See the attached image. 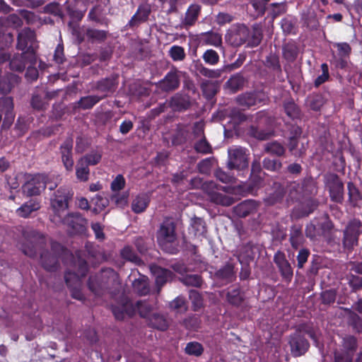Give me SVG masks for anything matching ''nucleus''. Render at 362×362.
I'll return each mask as SVG.
<instances>
[{
	"instance_id": "obj_1",
	"label": "nucleus",
	"mask_w": 362,
	"mask_h": 362,
	"mask_svg": "<svg viewBox=\"0 0 362 362\" xmlns=\"http://www.w3.org/2000/svg\"><path fill=\"white\" fill-rule=\"evenodd\" d=\"M136 310L141 317H148L152 307L146 302L138 301L136 305H134L132 302L125 300L122 305L115 306L112 312L116 319L122 320L125 319L126 317L133 315Z\"/></svg>"
},
{
	"instance_id": "obj_2",
	"label": "nucleus",
	"mask_w": 362,
	"mask_h": 362,
	"mask_svg": "<svg viewBox=\"0 0 362 362\" xmlns=\"http://www.w3.org/2000/svg\"><path fill=\"white\" fill-rule=\"evenodd\" d=\"M158 242L161 247L168 252H173L171 244L176 240L175 225L172 220L165 219L158 231Z\"/></svg>"
},
{
	"instance_id": "obj_3",
	"label": "nucleus",
	"mask_w": 362,
	"mask_h": 362,
	"mask_svg": "<svg viewBox=\"0 0 362 362\" xmlns=\"http://www.w3.org/2000/svg\"><path fill=\"white\" fill-rule=\"evenodd\" d=\"M35 35L30 28H25L18 34V48L23 51L27 49L24 55H28L31 61L35 59Z\"/></svg>"
},
{
	"instance_id": "obj_4",
	"label": "nucleus",
	"mask_w": 362,
	"mask_h": 362,
	"mask_svg": "<svg viewBox=\"0 0 362 362\" xmlns=\"http://www.w3.org/2000/svg\"><path fill=\"white\" fill-rule=\"evenodd\" d=\"M48 177L45 175H35L23 186V192L28 197L40 194L46 187Z\"/></svg>"
},
{
	"instance_id": "obj_5",
	"label": "nucleus",
	"mask_w": 362,
	"mask_h": 362,
	"mask_svg": "<svg viewBox=\"0 0 362 362\" xmlns=\"http://www.w3.org/2000/svg\"><path fill=\"white\" fill-rule=\"evenodd\" d=\"M228 166L230 169L243 170L248 166V158L245 150L233 147L228 150Z\"/></svg>"
},
{
	"instance_id": "obj_6",
	"label": "nucleus",
	"mask_w": 362,
	"mask_h": 362,
	"mask_svg": "<svg viewBox=\"0 0 362 362\" xmlns=\"http://www.w3.org/2000/svg\"><path fill=\"white\" fill-rule=\"evenodd\" d=\"M361 223L358 220L349 222L344 231V245L347 249H351L358 243V237L361 233Z\"/></svg>"
},
{
	"instance_id": "obj_7",
	"label": "nucleus",
	"mask_w": 362,
	"mask_h": 362,
	"mask_svg": "<svg viewBox=\"0 0 362 362\" xmlns=\"http://www.w3.org/2000/svg\"><path fill=\"white\" fill-rule=\"evenodd\" d=\"M71 197L69 190L59 189L57 191L54 198L51 199V206L56 215L61 217L60 213L68 207V199Z\"/></svg>"
},
{
	"instance_id": "obj_8",
	"label": "nucleus",
	"mask_w": 362,
	"mask_h": 362,
	"mask_svg": "<svg viewBox=\"0 0 362 362\" xmlns=\"http://www.w3.org/2000/svg\"><path fill=\"white\" fill-rule=\"evenodd\" d=\"M295 136L290 138L288 144L289 151L296 156H301L306 149L307 141L304 138L300 137L301 129L296 127Z\"/></svg>"
},
{
	"instance_id": "obj_9",
	"label": "nucleus",
	"mask_w": 362,
	"mask_h": 362,
	"mask_svg": "<svg viewBox=\"0 0 362 362\" xmlns=\"http://www.w3.org/2000/svg\"><path fill=\"white\" fill-rule=\"evenodd\" d=\"M205 185L206 187L211 189V190L209 191L207 194L209 199L212 202L224 206H230L235 202V199L231 197L214 191L213 189L216 187V185L213 182L206 183Z\"/></svg>"
},
{
	"instance_id": "obj_10",
	"label": "nucleus",
	"mask_w": 362,
	"mask_h": 362,
	"mask_svg": "<svg viewBox=\"0 0 362 362\" xmlns=\"http://www.w3.org/2000/svg\"><path fill=\"white\" fill-rule=\"evenodd\" d=\"M87 272V265L84 260L80 259L78 262L77 273L69 272L65 274V281L69 287L78 286L80 278L83 277Z\"/></svg>"
},
{
	"instance_id": "obj_11",
	"label": "nucleus",
	"mask_w": 362,
	"mask_h": 362,
	"mask_svg": "<svg viewBox=\"0 0 362 362\" xmlns=\"http://www.w3.org/2000/svg\"><path fill=\"white\" fill-rule=\"evenodd\" d=\"M73 140L67 139L61 146V157L64 168L68 171H71L74 166L72 158Z\"/></svg>"
},
{
	"instance_id": "obj_12",
	"label": "nucleus",
	"mask_w": 362,
	"mask_h": 362,
	"mask_svg": "<svg viewBox=\"0 0 362 362\" xmlns=\"http://www.w3.org/2000/svg\"><path fill=\"white\" fill-rule=\"evenodd\" d=\"M52 250L54 254H50L48 252H43L40 255L41 262L42 266L49 271L54 269L57 264V251L62 250L59 244L55 243L52 245Z\"/></svg>"
},
{
	"instance_id": "obj_13",
	"label": "nucleus",
	"mask_w": 362,
	"mask_h": 362,
	"mask_svg": "<svg viewBox=\"0 0 362 362\" xmlns=\"http://www.w3.org/2000/svg\"><path fill=\"white\" fill-rule=\"evenodd\" d=\"M63 223L69 227L73 233H77L83 230L86 221L78 214L72 213L64 218Z\"/></svg>"
},
{
	"instance_id": "obj_14",
	"label": "nucleus",
	"mask_w": 362,
	"mask_h": 362,
	"mask_svg": "<svg viewBox=\"0 0 362 362\" xmlns=\"http://www.w3.org/2000/svg\"><path fill=\"white\" fill-rule=\"evenodd\" d=\"M291 351L294 356H299L305 353L308 350V342L300 335L293 336L291 341Z\"/></svg>"
},
{
	"instance_id": "obj_15",
	"label": "nucleus",
	"mask_w": 362,
	"mask_h": 362,
	"mask_svg": "<svg viewBox=\"0 0 362 362\" xmlns=\"http://www.w3.org/2000/svg\"><path fill=\"white\" fill-rule=\"evenodd\" d=\"M78 2L76 1H66L64 4L67 15L70 18L69 23H78L81 21L84 16V13L78 8Z\"/></svg>"
},
{
	"instance_id": "obj_16",
	"label": "nucleus",
	"mask_w": 362,
	"mask_h": 362,
	"mask_svg": "<svg viewBox=\"0 0 362 362\" xmlns=\"http://www.w3.org/2000/svg\"><path fill=\"white\" fill-rule=\"evenodd\" d=\"M274 262L278 266L281 274L290 279L293 275V270L288 262L286 259L285 255L281 252H278L274 255Z\"/></svg>"
},
{
	"instance_id": "obj_17",
	"label": "nucleus",
	"mask_w": 362,
	"mask_h": 362,
	"mask_svg": "<svg viewBox=\"0 0 362 362\" xmlns=\"http://www.w3.org/2000/svg\"><path fill=\"white\" fill-rule=\"evenodd\" d=\"M151 13V4L148 3H142L139 6L136 13L132 17L129 23L146 22L149 20Z\"/></svg>"
},
{
	"instance_id": "obj_18",
	"label": "nucleus",
	"mask_w": 362,
	"mask_h": 362,
	"mask_svg": "<svg viewBox=\"0 0 362 362\" xmlns=\"http://www.w3.org/2000/svg\"><path fill=\"white\" fill-rule=\"evenodd\" d=\"M158 86L164 91H170L176 89L179 86V79L175 72L168 73L165 77L160 81Z\"/></svg>"
},
{
	"instance_id": "obj_19",
	"label": "nucleus",
	"mask_w": 362,
	"mask_h": 362,
	"mask_svg": "<svg viewBox=\"0 0 362 362\" xmlns=\"http://www.w3.org/2000/svg\"><path fill=\"white\" fill-rule=\"evenodd\" d=\"M150 202L147 194H138L132 202V209L136 214L142 213L146 210Z\"/></svg>"
},
{
	"instance_id": "obj_20",
	"label": "nucleus",
	"mask_w": 362,
	"mask_h": 362,
	"mask_svg": "<svg viewBox=\"0 0 362 362\" xmlns=\"http://www.w3.org/2000/svg\"><path fill=\"white\" fill-rule=\"evenodd\" d=\"M257 208V204L255 201H245L234 208V212L240 217H245L255 211Z\"/></svg>"
},
{
	"instance_id": "obj_21",
	"label": "nucleus",
	"mask_w": 362,
	"mask_h": 362,
	"mask_svg": "<svg viewBox=\"0 0 362 362\" xmlns=\"http://www.w3.org/2000/svg\"><path fill=\"white\" fill-rule=\"evenodd\" d=\"M36 58L33 61L30 60V57L28 55L25 56L24 52L22 54L21 57H14L10 62L11 68L13 70L22 71L25 67L26 64L30 63V65H33L35 62Z\"/></svg>"
},
{
	"instance_id": "obj_22",
	"label": "nucleus",
	"mask_w": 362,
	"mask_h": 362,
	"mask_svg": "<svg viewBox=\"0 0 362 362\" xmlns=\"http://www.w3.org/2000/svg\"><path fill=\"white\" fill-rule=\"evenodd\" d=\"M152 272L156 278V283L158 286H163L172 277L171 272L160 267H154L152 269Z\"/></svg>"
},
{
	"instance_id": "obj_23",
	"label": "nucleus",
	"mask_w": 362,
	"mask_h": 362,
	"mask_svg": "<svg viewBox=\"0 0 362 362\" xmlns=\"http://www.w3.org/2000/svg\"><path fill=\"white\" fill-rule=\"evenodd\" d=\"M40 209V204L35 201L30 200L22 205L16 210L18 216L27 218L33 211H37Z\"/></svg>"
},
{
	"instance_id": "obj_24",
	"label": "nucleus",
	"mask_w": 362,
	"mask_h": 362,
	"mask_svg": "<svg viewBox=\"0 0 362 362\" xmlns=\"http://www.w3.org/2000/svg\"><path fill=\"white\" fill-rule=\"evenodd\" d=\"M42 12L45 13L50 14L58 19L64 21V14L62 10L61 6L57 2H51L42 8Z\"/></svg>"
},
{
	"instance_id": "obj_25",
	"label": "nucleus",
	"mask_w": 362,
	"mask_h": 362,
	"mask_svg": "<svg viewBox=\"0 0 362 362\" xmlns=\"http://www.w3.org/2000/svg\"><path fill=\"white\" fill-rule=\"evenodd\" d=\"M84 159H79L76 167V175L78 180L86 182L89 177L88 166L84 163Z\"/></svg>"
},
{
	"instance_id": "obj_26",
	"label": "nucleus",
	"mask_w": 362,
	"mask_h": 362,
	"mask_svg": "<svg viewBox=\"0 0 362 362\" xmlns=\"http://www.w3.org/2000/svg\"><path fill=\"white\" fill-rule=\"evenodd\" d=\"M262 99L257 93H247L238 98L240 105L250 107L257 104Z\"/></svg>"
},
{
	"instance_id": "obj_27",
	"label": "nucleus",
	"mask_w": 362,
	"mask_h": 362,
	"mask_svg": "<svg viewBox=\"0 0 362 362\" xmlns=\"http://www.w3.org/2000/svg\"><path fill=\"white\" fill-rule=\"evenodd\" d=\"M201 6L197 4H192L189 6L185 13L184 23H194L200 13Z\"/></svg>"
},
{
	"instance_id": "obj_28",
	"label": "nucleus",
	"mask_w": 362,
	"mask_h": 362,
	"mask_svg": "<svg viewBox=\"0 0 362 362\" xmlns=\"http://www.w3.org/2000/svg\"><path fill=\"white\" fill-rule=\"evenodd\" d=\"M133 288L139 295H146L148 293L147 279L145 276H142L133 281Z\"/></svg>"
},
{
	"instance_id": "obj_29",
	"label": "nucleus",
	"mask_w": 362,
	"mask_h": 362,
	"mask_svg": "<svg viewBox=\"0 0 362 362\" xmlns=\"http://www.w3.org/2000/svg\"><path fill=\"white\" fill-rule=\"evenodd\" d=\"M120 254L122 258L136 264H140L141 262L139 257L135 254L132 248L129 246H125L121 250Z\"/></svg>"
},
{
	"instance_id": "obj_30",
	"label": "nucleus",
	"mask_w": 362,
	"mask_h": 362,
	"mask_svg": "<svg viewBox=\"0 0 362 362\" xmlns=\"http://www.w3.org/2000/svg\"><path fill=\"white\" fill-rule=\"evenodd\" d=\"M187 0H158L163 8L168 6V13L177 12L178 7L186 3Z\"/></svg>"
},
{
	"instance_id": "obj_31",
	"label": "nucleus",
	"mask_w": 362,
	"mask_h": 362,
	"mask_svg": "<svg viewBox=\"0 0 362 362\" xmlns=\"http://www.w3.org/2000/svg\"><path fill=\"white\" fill-rule=\"evenodd\" d=\"M150 323L151 326L160 330H165L168 327L167 320L163 316L159 315H153L150 319Z\"/></svg>"
},
{
	"instance_id": "obj_32",
	"label": "nucleus",
	"mask_w": 362,
	"mask_h": 362,
	"mask_svg": "<svg viewBox=\"0 0 362 362\" xmlns=\"http://www.w3.org/2000/svg\"><path fill=\"white\" fill-rule=\"evenodd\" d=\"M101 98L102 97H98L96 95L86 96L79 100L78 105L83 109L91 108L94 105L98 103Z\"/></svg>"
},
{
	"instance_id": "obj_33",
	"label": "nucleus",
	"mask_w": 362,
	"mask_h": 362,
	"mask_svg": "<svg viewBox=\"0 0 362 362\" xmlns=\"http://www.w3.org/2000/svg\"><path fill=\"white\" fill-rule=\"evenodd\" d=\"M228 301L234 305H238L243 300V296L238 288H233L227 293Z\"/></svg>"
},
{
	"instance_id": "obj_34",
	"label": "nucleus",
	"mask_w": 362,
	"mask_h": 362,
	"mask_svg": "<svg viewBox=\"0 0 362 362\" xmlns=\"http://www.w3.org/2000/svg\"><path fill=\"white\" fill-rule=\"evenodd\" d=\"M102 155L98 151H92L90 153L81 157L80 159H84V163L88 166L98 164L101 160Z\"/></svg>"
},
{
	"instance_id": "obj_35",
	"label": "nucleus",
	"mask_w": 362,
	"mask_h": 362,
	"mask_svg": "<svg viewBox=\"0 0 362 362\" xmlns=\"http://www.w3.org/2000/svg\"><path fill=\"white\" fill-rule=\"evenodd\" d=\"M265 150L267 153L276 156H281L285 151L283 146L278 142H272L267 144L265 146Z\"/></svg>"
},
{
	"instance_id": "obj_36",
	"label": "nucleus",
	"mask_w": 362,
	"mask_h": 362,
	"mask_svg": "<svg viewBox=\"0 0 362 362\" xmlns=\"http://www.w3.org/2000/svg\"><path fill=\"white\" fill-rule=\"evenodd\" d=\"M180 280L184 284L187 286H200L202 284V279L197 274H187Z\"/></svg>"
},
{
	"instance_id": "obj_37",
	"label": "nucleus",
	"mask_w": 362,
	"mask_h": 362,
	"mask_svg": "<svg viewBox=\"0 0 362 362\" xmlns=\"http://www.w3.org/2000/svg\"><path fill=\"white\" fill-rule=\"evenodd\" d=\"M185 351L189 355H194L197 356L202 354L203 347L198 342H190L187 344Z\"/></svg>"
},
{
	"instance_id": "obj_38",
	"label": "nucleus",
	"mask_w": 362,
	"mask_h": 362,
	"mask_svg": "<svg viewBox=\"0 0 362 362\" xmlns=\"http://www.w3.org/2000/svg\"><path fill=\"white\" fill-rule=\"evenodd\" d=\"M203 59L206 63L211 65H214L218 63L219 60V56L216 51L213 49H208L204 53Z\"/></svg>"
},
{
	"instance_id": "obj_39",
	"label": "nucleus",
	"mask_w": 362,
	"mask_h": 362,
	"mask_svg": "<svg viewBox=\"0 0 362 362\" xmlns=\"http://www.w3.org/2000/svg\"><path fill=\"white\" fill-rule=\"evenodd\" d=\"M93 201L95 207L93 209V211L95 214H98L103 210L109 204V201L106 197H103L100 196H97Z\"/></svg>"
},
{
	"instance_id": "obj_40",
	"label": "nucleus",
	"mask_w": 362,
	"mask_h": 362,
	"mask_svg": "<svg viewBox=\"0 0 362 362\" xmlns=\"http://www.w3.org/2000/svg\"><path fill=\"white\" fill-rule=\"evenodd\" d=\"M189 299L192 301L194 309L199 310L203 305V300L200 294L196 291H191L189 292Z\"/></svg>"
},
{
	"instance_id": "obj_41",
	"label": "nucleus",
	"mask_w": 362,
	"mask_h": 362,
	"mask_svg": "<svg viewBox=\"0 0 362 362\" xmlns=\"http://www.w3.org/2000/svg\"><path fill=\"white\" fill-rule=\"evenodd\" d=\"M202 88L204 95L209 98L214 96L217 92L216 85L210 82L203 83L202 85Z\"/></svg>"
},
{
	"instance_id": "obj_42",
	"label": "nucleus",
	"mask_w": 362,
	"mask_h": 362,
	"mask_svg": "<svg viewBox=\"0 0 362 362\" xmlns=\"http://www.w3.org/2000/svg\"><path fill=\"white\" fill-rule=\"evenodd\" d=\"M199 71L202 75L211 78H219L223 72L221 69H209L203 66L199 68Z\"/></svg>"
},
{
	"instance_id": "obj_43",
	"label": "nucleus",
	"mask_w": 362,
	"mask_h": 362,
	"mask_svg": "<svg viewBox=\"0 0 362 362\" xmlns=\"http://www.w3.org/2000/svg\"><path fill=\"white\" fill-rule=\"evenodd\" d=\"M227 83L232 90H236L243 85L244 78L240 75H235L228 80Z\"/></svg>"
},
{
	"instance_id": "obj_44",
	"label": "nucleus",
	"mask_w": 362,
	"mask_h": 362,
	"mask_svg": "<svg viewBox=\"0 0 362 362\" xmlns=\"http://www.w3.org/2000/svg\"><path fill=\"white\" fill-rule=\"evenodd\" d=\"M206 43L209 45L217 47L221 44V36L218 33H208L204 39Z\"/></svg>"
},
{
	"instance_id": "obj_45",
	"label": "nucleus",
	"mask_w": 362,
	"mask_h": 362,
	"mask_svg": "<svg viewBox=\"0 0 362 362\" xmlns=\"http://www.w3.org/2000/svg\"><path fill=\"white\" fill-rule=\"evenodd\" d=\"M322 74L320 75L315 81V86H319L325 83L329 78V69L327 64L321 65Z\"/></svg>"
},
{
	"instance_id": "obj_46",
	"label": "nucleus",
	"mask_w": 362,
	"mask_h": 362,
	"mask_svg": "<svg viewBox=\"0 0 362 362\" xmlns=\"http://www.w3.org/2000/svg\"><path fill=\"white\" fill-rule=\"evenodd\" d=\"M105 284L103 282H99L97 278H90L89 280L88 286L90 289L95 293L96 295H100V292L99 291L100 288H103L105 287Z\"/></svg>"
},
{
	"instance_id": "obj_47",
	"label": "nucleus",
	"mask_w": 362,
	"mask_h": 362,
	"mask_svg": "<svg viewBox=\"0 0 362 362\" xmlns=\"http://www.w3.org/2000/svg\"><path fill=\"white\" fill-rule=\"evenodd\" d=\"M170 54L175 61L182 60L185 56L183 48L179 46H173L171 47Z\"/></svg>"
},
{
	"instance_id": "obj_48",
	"label": "nucleus",
	"mask_w": 362,
	"mask_h": 362,
	"mask_svg": "<svg viewBox=\"0 0 362 362\" xmlns=\"http://www.w3.org/2000/svg\"><path fill=\"white\" fill-rule=\"evenodd\" d=\"M284 55L288 60H293L297 54L296 48L292 45H286L283 48Z\"/></svg>"
},
{
	"instance_id": "obj_49",
	"label": "nucleus",
	"mask_w": 362,
	"mask_h": 362,
	"mask_svg": "<svg viewBox=\"0 0 362 362\" xmlns=\"http://www.w3.org/2000/svg\"><path fill=\"white\" fill-rule=\"evenodd\" d=\"M199 141L195 144V149L197 151L200 153H206L210 152V146L204 138H199Z\"/></svg>"
},
{
	"instance_id": "obj_50",
	"label": "nucleus",
	"mask_w": 362,
	"mask_h": 362,
	"mask_svg": "<svg viewBox=\"0 0 362 362\" xmlns=\"http://www.w3.org/2000/svg\"><path fill=\"white\" fill-rule=\"evenodd\" d=\"M334 46L337 48L339 54L341 57L349 56L351 50L350 45L346 42L335 43Z\"/></svg>"
},
{
	"instance_id": "obj_51",
	"label": "nucleus",
	"mask_w": 362,
	"mask_h": 362,
	"mask_svg": "<svg viewBox=\"0 0 362 362\" xmlns=\"http://www.w3.org/2000/svg\"><path fill=\"white\" fill-rule=\"evenodd\" d=\"M170 308L174 310H180L185 311L187 305L185 299L182 297H177L170 303Z\"/></svg>"
},
{
	"instance_id": "obj_52",
	"label": "nucleus",
	"mask_w": 362,
	"mask_h": 362,
	"mask_svg": "<svg viewBox=\"0 0 362 362\" xmlns=\"http://www.w3.org/2000/svg\"><path fill=\"white\" fill-rule=\"evenodd\" d=\"M124 178L121 175H118L111 183V189L112 191H119L124 188Z\"/></svg>"
},
{
	"instance_id": "obj_53",
	"label": "nucleus",
	"mask_w": 362,
	"mask_h": 362,
	"mask_svg": "<svg viewBox=\"0 0 362 362\" xmlns=\"http://www.w3.org/2000/svg\"><path fill=\"white\" fill-rule=\"evenodd\" d=\"M269 1V0H252L251 4L256 11L259 13L264 14L266 5Z\"/></svg>"
},
{
	"instance_id": "obj_54",
	"label": "nucleus",
	"mask_w": 362,
	"mask_h": 362,
	"mask_svg": "<svg viewBox=\"0 0 362 362\" xmlns=\"http://www.w3.org/2000/svg\"><path fill=\"white\" fill-rule=\"evenodd\" d=\"M349 195L351 202L354 204H356V201L359 199V193L355 186L349 182L348 183Z\"/></svg>"
},
{
	"instance_id": "obj_55",
	"label": "nucleus",
	"mask_w": 362,
	"mask_h": 362,
	"mask_svg": "<svg viewBox=\"0 0 362 362\" xmlns=\"http://www.w3.org/2000/svg\"><path fill=\"white\" fill-rule=\"evenodd\" d=\"M102 9L100 6H94L88 13V18L95 21V23H100V16L101 15Z\"/></svg>"
},
{
	"instance_id": "obj_56",
	"label": "nucleus",
	"mask_w": 362,
	"mask_h": 362,
	"mask_svg": "<svg viewBox=\"0 0 362 362\" xmlns=\"http://www.w3.org/2000/svg\"><path fill=\"white\" fill-rule=\"evenodd\" d=\"M20 16L26 23H35L37 21V16L33 12L28 10H21Z\"/></svg>"
},
{
	"instance_id": "obj_57",
	"label": "nucleus",
	"mask_w": 362,
	"mask_h": 362,
	"mask_svg": "<svg viewBox=\"0 0 362 362\" xmlns=\"http://www.w3.org/2000/svg\"><path fill=\"white\" fill-rule=\"evenodd\" d=\"M352 355L349 351L346 352H336L335 353V362H351Z\"/></svg>"
},
{
	"instance_id": "obj_58",
	"label": "nucleus",
	"mask_w": 362,
	"mask_h": 362,
	"mask_svg": "<svg viewBox=\"0 0 362 362\" xmlns=\"http://www.w3.org/2000/svg\"><path fill=\"white\" fill-rule=\"evenodd\" d=\"M218 276L222 279H230L233 275V267L226 266L218 272Z\"/></svg>"
},
{
	"instance_id": "obj_59",
	"label": "nucleus",
	"mask_w": 362,
	"mask_h": 362,
	"mask_svg": "<svg viewBox=\"0 0 362 362\" xmlns=\"http://www.w3.org/2000/svg\"><path fill=\"white\" fill-rule=\"evenodd\" d=\"M344 346L348 351H354L356 347V340L354 337H347L344 339Z\"/></svg>"
},
{
	"instance_id": "obj_60",
	"label": "nucleus",
	"mask_w": 362,
	"mask_h": 362,
	"mask_svg": "<svg viewBox=\"0 0 362 362\" xmlns=\"http://www.w3.org/2000/svg\"><path fill=\"white\" fill-rule=\"evenodd\" d=\"M336 295L333 291H326L322 293V298L324 303L329 304L335 300Z\"/></svg>"
},
{
	"instance_id": "obj_61",
	"label": "nucleus",
	"mask_w": 362,
	"mask_h": 362,
	"mask_svg": "<svg viewBox=\"0 0 362 362\" xmlns=\"http://www.w3.org/2000/svg\"><path fill=\"white\" fill-rule=\"evenodd\" d=\"M273 16L275 18L276 16H280L286 11V4H273Z\"/></svg>"
},
{
	"instance_id": "obj_62",
	"label": "nucleus",
	"mask_w": 362,
	"mask_h": 362,
	"mask_svg": "<svg viewBox=\"0 0 362 362\" xmlns=\"http://www.w3.org/2000/svg\"><path fill=\"white\" fill-rule=\"evenodd\" d=\"M115 86V82L112 79H107L101 82L99 88L105 91H112Z\"/></svg>"
},
{
	"instance_id": "obj_63",
	"label": "nucleus",
	"mask_w": 362,
	"mask_h": 362,
	"mask_svg": "<svg viewBox=\"0 0 362 362\" xmlns=\"http://www.w3.org/2000/svg\"><path fill=\"white\" fill-rule=\"evenodd\" d=\"M54 59L55 62L58 64H61L64 61V48L61 45H58L56 47Z\"/></svg>"
},
{
	"instance_id": "obj_64",
	"label": "nucleus",
	"mask_w": 362,
	"mask_h": 362,
	"mask_svg": "<svg viewBox=\"0 0 362 362\" xmlns=\"http://www.w3.org/2000/svg\"><path fill=\"white\" fill-rule=\"evenodd\" d=\"M91 228L95 233V237L98 240H103L105 235L103 232V228L98 223H93L91 225Z\"/></svg>"
}]
</instances>
